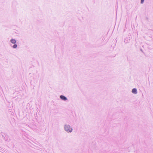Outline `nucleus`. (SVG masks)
<instances>
[{
    "label": "nucleus",
    "instance_id": "5",
    "mask_svg": "<svg viewBox=\"0 0 153 153\" xmlns=\"http://www.w3.org/2000/svg\"><path fill=\"white\" fill-rule=\"evenodd\" d=\"M10 42L13 44H16V41L14 39H12L10 40Z\"/></svg>",
    "mask_w": 153,
    "mask_h": 153
},
{
    "label": "nucleus",
    "instance_id": "7",
    "mask_svg": "<svg viewBox=\"0 0 153 153\" xmlns=\"http://www.w3.org/2000/svg\"><path fill=\"white\" fill-rule=\"evenodd\" d=\"M144 0H141L140 3L141 4H143L144 3Z\"/></svg>",
    "mask_w": 153,
    "mask_h": 153
},
{
    "label": "nucleus",
    "instance_id": "2",
    "mask_svg": "<svg viewBox=\"0 0 153 153\" xmlns=\"http://www.w3.org/2000/svg\"><path fill=\"white\" fill-rule=\"evenodd\" d=\"M2 137L3 139L4 140L6 141H7L8 140L9 136L7 134H4L2 135Z\"/></svg>",
    "mask_w": 153,
    "mask_h": 153
},
{
    "label": "nucleus",
    "instance_id": "3",
    "mask_svg": "<svg viewBox=\"0 0 153 153\" xmlns=\"http://www.w3.org/2000/svg\"><path fill=\"white\" fill-rule=\"evenodd\" d=\"M60 98L62 100L65 101H66L68 100L67 98L64 95H60Z\"/></svg>",
    "mask_w": 153,
    "mask_h": 153
},
{
    "label": "nucleus",
    "instance_id": "4",
    "mask_svg": "<svg viewBox=\"0 0 153 153\" xmlns=\"http://www.w3.org/2000/svg\"><path fill=\"white\" fill-rule=\"evenodd\" d=\"M132 92L135 94H136L137 93V90L136 88H133L132 90Z\"/></svg>",
    "mask_w": 153,
    "mask_h": 153
},
{
    "label": "nucleus",
    "instance_id": "9",
    "mask_svg": "<svg viewBox=\"0 0 153 153\" xmlns=\"http://www.w3.org/2000/svg\"><path fill=\"white\" fill-rule=\"evenodd\" d=\"M146 19H148V18L147 17H146Z\"/></svg>",
    "mask_w": 153,
    "mask_h": 153
},
{
    "label": "nucleus",
    "instance_id": "6",
    "mask_svg": "<svg viewBox=\"0 0 153 153\" xmlns=\"http://www.w3.org/2000/svg\"><path fill=\"white\" fill-rule=\"evenodd\" d=\"M17 44H14V45H13V46H12V47L13 48H17Z\"/></svg>",
    "mask_w": 153,
    "mask_h": 153
},
{
    "label": "nucleus",
    "instance_id": "8",
    "mask_svg": "<svg viewBox=\"0 0 153 153\" xmlns=\"http://www.w3.org/2000/svg\"><path fill=\"white\" fill-rule=\"evenodd\" d=\"M140 51H141L143 52L142 50L141 49H140Z\"/></svg>",
    "mask_w": 153,
    "mask_h": 153
},
{
    "label": "nucleus",
    "instance_id": "1",
    "mask_svg": "<svg viewBox=\"0 0 153 153\" xmlns=\"http://www.w3.org/2000/svg\"><path fill=\"white\" fill-rule=\"evenodd\" d=\"M64 130L68 133H71L73 131V128L68 124H65L64 126Z\"/></svg>",
    "mask_w": 153,
    "mask_h": 153
}]
</instances>
